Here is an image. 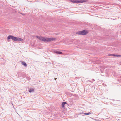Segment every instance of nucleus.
Wrapping results in <instances>:
<instances>
[{
  "label": "nucleus",
  "mask_w": 121,
  "mask_h": 121,
  "mask_svg": "<svg viewBox=\"0 0 121 121\" xmlns=\"http://www.w3.org/2000/svg\"><path fill=\"white\" fill-rule=\"evenodd\" d=\"M34 89L33 88H32V89H29V92L30 93L32 92H34Z\"/></svg>",
  "instance_id": "obj_8"
},
{
  "label": "nucleus",
  "mask_w": 121,
  "mask_h": 121,
  "mask_svg": "<svg viewBox=\"0 0 121 121\" xmlns=\"http://www.w3.org/2000/svg\"><path fill=\"white\" fill-rule=\"evenodd\" d=\"M83 114H84L85 115H88L90 114H91V113L90 112H89L88 113H83Z\"/></svg>",
  "instance_id": "obj_12"
},
{
  "label": "nucleus",
  "mask_w": 121,
  "mask_h": 121,
  "mask_svg": "<svg viewBox=\"0 0 121 121\" xmlns=\"http://www.w3.org/2000/svg\"><path fill=\"white\" fill-rule=\"evenodd\" d=\"M11 36V35H9L8 36L7 38V39H8V40H7L8 41V42L9 41H10L9 39H11V38H9V37H10V36Z\"/></svg>",
  "instance_id": "obj_10"
},
{
  "label": "nucleus",
  "mask_w": 121,
  "mask_h": 121,
  "mask_svg": "<svg viewBox=\"0 0 121 121\" xmlns=\"http://www.w3.org/2000/svg\"><path fill=\"white\" fill-rule=\"evenodd\" d=\"M92 80H93V81H95V80H94V79H92Z\"/></svg>",
  "instance_id": "obj_16"
},
{
  "label": "nucleus",
  "mask_w": 121,
  "mask_h": 121,
  "mask_svg": "<svg viewBox=\"0 0 121 121\" xmlns=\"http://www.w3.org/2000/svg\"><path fill=\"white\" fill-rule=\"evenodd\" d=\"M115 56L120 57H121V55L118 54H115Z\"/></svg>",
  "instance_id": "obj_9"
},
{
  "label": "nucleus",
  "mask_w": 121,
  "mask_h": 121,
  "mask_svg": "<svg viewBox=\"0 0 121 121\" xmlns=\"http://www.w3.org/2000/svg\"><path fill=\"white\" fill-rule=\"evenodd\" d=\"M56 79H57V78H54V79L55 80H56Z\"/></svg>",
  "instance_id": "obj_14"
},
{
  "label": "nucleus",
  "mask_w": 121,
  "mask_h": 121,
  "mask_svg": "<svg viewBox=\"0 0 121 121\" xmlns=\"http://www.w3.org/2000/svg\"><path fill=\"white\" fill-rule=\"evenodd\" d=\"M36 37L39 39L43 41L49 42L55 40L56 39L54 38H45L39 36H37Z\"/></svg>",
  "instance_id": "obj_1"
},
{
  "label": "nucleus",
  "mask_w": 121,
  "mask_h": 121,
  "mask_svg": "<svg viewBox=\"0 0 121 121\" xmlns=\"http://www.w3.org/2000/svg\"><path fill=\"white\" fill-rule=\"evenodd\" d=\"M9 38H11L12 40L15 41H22L23 40V39L19 37H15L11 35V36H10Z\"/></svg>",
  "instance_id": "obj_2"
},
{
  "label": "nucleus",
  "mask_w": 121,
  "mask_h": 121,
  "mask_svg": "<svg viewBox=\"0 0 121 121\" xmlns=\"http://www.w3.org/2000/svg\"><path fill=\"white\" fill-rule=\"evenodd\" d=\"M55 53L58 54H62V52H61L58 51H56L55 52Z\"/></svg>",
  "instance_id": "obj_7"
},
{
  "label": "nucleus",
  "mask_w": 121,
  "mask_h": 121,
  "mask_svg": "<svg viewBox=\"0 0 121 121\" xmlns=\"http://www.w3.org/2000/svg\"><path fill=\"white\" fill-rule=\"evenodd\" d=\"M65 104H68L67 102H63L62 103V108L64 107V105Z\"/></svg>",
  "instance_id": "obj_5"
},
{
  "label": "nucleus",
  "mask_w": 121,
  "mask_h": 121,
  "mask_svg": "<svg viewBox=\"0 0 121 121\" xmlns=\"http://www.w3.org/2000/svg\"><path fill=\"white\" fill-rule=\"evenodd\" d=\"M20 13L21 14H22V15H24V14H23V13Z\"/></svg>",
  "instance_id": "obj_15"
},
{
  "label": "nucleus",
  "mask_w": 121,
  "mask_h": 121,
  "mask_svg": "<svg viewBox=\"0 0 121 121\" xmlns=\"http://www.w3.org/2000/svg\"><path fill=\"white\" fill-rule=\"evenodd\" d=\"M86 1H87L84 0H71L70 1L72 3H80Z\"/></svg>",
  "instance_id": "obj_3"
},
{
  "label": "nucleus",
  "mask_w": 121,
  "mask_h": 121,
  "mask_svg": "<svg viewBox=\"0 0 121 121\" xmlns=\"http://www.w3.org/2000/svg\"><path fill=\"white\" fill-rule=\"evenodd\" d=\"M115 54H109L108 55V56H115Z\"/></svg>",
  "instance_id": "obj_11"
},
{
  "label": "nucleus",
  "mask_w": 121,
  "mask_h": 121,
  "mask_svg": "<svg viewBox=\"0 0 121 121\" xmlns=\"http://www.w3.org/2000/svg\"><path fill=\"white\" fill-rule=\"evenodd\" d=\"M88 32L85 30H84L82 31L77 32L76 34L79 35H87Z\"/></svg>",
  "instance_id": "obj_4"
},
{
  "label": "nucleus",
  "mask_w": 121,
  "mask_h": 121,
  "mask_svg": "<svg viewBox=\"0 0 121 121\" xmlns=\"http://www.w3.org/2000/svg\"><path fill=\"white\" fill-rule=\"evenodd\" d=\"M88 81L89 82H91L92 83V82H91V81H90V80H88Z\"/></svg>",
  "instance_id": "obj_13"
},
{
  "label": "nucleus",
  "mask_w": 121,
  "mask_h": 121,
  "mask_svg": "<svg viewBox=\"0 0 121 121\" xmlns=\"http://www.w3.org/2000/svg\"><path fill=\"white\" fill-rule=\"evenodd\" d=\"M21 63L22 65H23L24 66H25V67L27 66V64L26 63L24 62L23 61H22Z\"/></svg>",
  "instance_id": "obj_6"
}]
</instances>
